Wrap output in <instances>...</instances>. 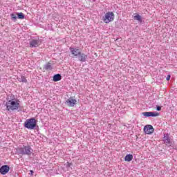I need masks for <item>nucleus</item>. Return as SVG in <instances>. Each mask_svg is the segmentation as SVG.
Returning <instances> with one entry per match:
<instances>
[{
	"label": "nucleus",
	"mask_w": 177,
	"mask_h": 177,
	"mask_svg": "<svg viewBox=\"0 0 177 177\" xmlns=\"http://www.w3.org/2000/svg\"><path fill=\"white\" fill-rule=\"evenodd\" d=\"M134 20H137L139 21V23H142V21H143L142 19V16L139 15L138 14L134 16Z\"/></svg>",
	"instance_id": "obj_16"
},
{
	"label": "nucleus",
	"mask_w": 177,
	"mask_h": 177,
	"mask_svg": "<svg viewBox=\"0 0 177 177\" xmlns=\"http://www.w3.org/2000/svg\"><path fill=\"white\" fill-rule=\"evenodd\" d=\"M10 17H11L12 21H16L17 20V17L15 14H11Z\"/></svg>",
	"instance_id": "obj_19"
},
{
	"label": "nucleus",
	"mask_w": 177,
	"mask_h": 177,
	"mask_svg": "<svg viewBox=\"0 0 177 177\" xmlns=\"http://www.w3.org/2000/svg\"><path fill=\"white\" fill-rule=\"evenodd\" d=\"M133 158V156L132 154H128L124 158V161H128L129 162L130 161H132V159Z\"/></svg>",
	"instance_id": "obj_15"
},
{
	"label": "nucleus",
	"mask_w": 177,
	"mask_h": 177,
	"mask_svg": "<svg viewBox=\"0 0 177 177\" xmlns=\"http://www.w3.org/2000/svg\"><path fill=\"white\" fill-rule=\"evenodd\" d=\"M144 132L147 135H151L154 132V128H153L152 125L147 124L144 127Z\"/></svg>",
	"instance_id": "obj_6"
},
{
	"label": "nucleus",
	"mask_w": 177,
	"mask_h": 177,
	"mask_svg": "<svg viewBox=\"0 0 177 177\" xmlns=\"http://www.w3.org/2000/svg\"><path fill=\"white\" fill-rule=\"evenodd\" d=\"M169 80H171V75H168L166 77L167 81H169Z\"/></svg>",
	"instance_id": "obj_20"
},
{
	"label": "nucleus",
	"mask_w": 177,
	"mask_h": 177,
	"mask_svg": "<svg viewBox=\"0 0 177 177\" xmlns=\"http://www.w3.org/2000/svg\"><path fill=\"white\" fill-rule=\"evenodd\" d=\"M163 142L166 143V145H170L171 140H169V136L168 135H165L163 137Z\"/></svg>",
	"instance_id": "obj_14"
},
{
	"label": "nucleus",
	"mask_w": 177,
	"mask_h": 177,
	"mask_svg": "<svg viewBox=\"0 0 177 177\" xmlns=\"http://www.w3.org/2000/svg\"><path fill=\"white\" fill-rule=\"evenodd\" d=\"M17 19H19L20 20H23L24 19L25 15L23 12H17Z\"/></svg>",
	"instance_id": "obj_17"
},
{
	"label": "nucleus",
	"mask_w": 177,
	"mask_h": 177,
	"mask_svg": "<svg viewBox=\"0 0 177 177\" xmlns=\"http://www.w3.org/2000/svg\"><path fill=\"white\" fill-rule=\"evenodd\" d=\"M93 1H96V0H93Z\"/></svg>",
	"instance_id": "obj_24"
},
{
	"label": "nucleus",
	"mask_w": 177,
	"mask_h": 177,
	"mask_svg": "<svg viewBox=\"0 0 177 177\" xmlns=\"http://www.w3.org/2000/svg\"><path fill=\"white\" fill-rule=\"evenodd\" d=\"M77 57L80 62H81L82 63H85V62H86V59H88V55L84 53H80Z\"/></svg>",
	"instance_id": "obj_9"
},
{
	"label": "nucleus",
	"mask_w": 177,
	"mask_h": 177,
	"mask_svg": "<svg viewBox=\"0 0 177 177\" xmlns=\"http://www.w3.org/2000/svg\"><path fill=\"white\" fill-rule=\"evenodd\" d=\"M18 81H19V82L26 83L27 82V79H26V77L21 76V78L18 79Z\"/></svg>",
	"instance_id": "obj_18"
},
{
	"label": "nucleus",
	"mask_w": 177,
	"mask_h": 177,
	"mask_svg": "<svg viewBox=\"0 0 177 177\" xmlns=\"http://www.w3.org/2000/svg\"><path fill=\"white\" fill-rule=\"evenodd\" d=\"M10 171V167L9 165H3L1 167H0V174L1 175H6Z\"/></svg>",
	"instance_id": "obj_7"
},
{
	"label": "nucleus",
	"mask_w": 177,
	"mask_h": 177,
	"mask_svg": "<svg viewBox=\"0 0 177 177\" xmlns=\"http://www.w3.org/2000/svg\"><path fill=\"white\" fill-rule=\"evenodd\" d=\"M142 115L145 117H158L160 113L158 112H143Z\"/></svg>",
	"instance_id": "obj_8"
},
{
	"label": "nucleus",
	"mask_w": 177,
	"mask_h": 177,
	"mask_svg": "<svg viewBox=\"0 0 177 177\" xmlns=\"http://www.w3.org/2000/svg\"><path fill=\"white\" fill-rule=\"evenodd\" d=\"M29 45L30 48H38V46L41 45V41L39 40V39H32L30 41Z\"/></svg>",
	"instance_id": "obj_5"
},
{
	"label": "nucleus",
	"mask_w": 177,
	"mask_h": 177,
	"mask_svg": "<svg viewBox=\"0 0 177 177\" xmlns=\"http://www.w3.org/2000/svg\"><path fill=\"white\" fill-rule=\"evenodd\" d=\"M30 175H31V176L34 175V171L30 170Z\"/></svg>",
	"instance_id": "obj_22"
},
{
	"label": "nucleus",
	"mask_w": 177,
	"mask_h": 177,
	"mask_svg": "<svg viewBox=\"0 0 177 177\" xmlns=\"http://www.w3.org/2000/svg\"><path fill=\"white\" fill-rule=\"evenodd\" d=\"M19 151L21 154H26V156H31V153H32V149L30 146H24V147L19 148Z\"/></svg>",
	"instance_id": "obj_4"
},
{
	"label": "nucleus",
	"mask_w": 177,
	"mask_h": 177,
	"mask_svg": "<svg viewBox=\"0 0 177 177\" xmlns=\"http://www.w3.org/2000/svg\"><path fill=\"white\" fill-rule=\"evenodd\" d=\"M156 110H157L158 111H160V110H161V106H156Z\"/></svg>",
	"instance_id": "obj_21"
},
{
	"label": "nucleus",
	"mask_w": 177,
	"mask_h": 177,
	"mask_svg": "<svg viewBox=\"0 0 177 177\" xmlns=\"http://www.w3.org/2000/svg\"><path fill=\"white\" fill-rule=\"evenodd\" d=\"M61 80H62V75L55 74V75H53V81L54 82H57L61 81Z\"/></svg>",
	"instance_id": "obj_12"
},
{
	"label": "nucleus",
	"mask_w": 177,
	"mask_h": 177,
	"mask_svg": "<svg viewBox=\"0 0 177 177\" xmlns=\"http://www.w3.org/2000/svg\"><path fill=\"white\" fill-rule=\"evenodd\" d=\"M114 20V13L113 12H108L105 14V16L103 17V21L106 24H109L111 21Z\"/></svg>",
	"instance_id": "obj_3"
},
{
	"label": "nucleus",
	"mask_w": 177,
	"mask_h": 177,
	"mask_svg": "<svg viewBox=\"0 0 177 177\" xmlns=\"http://www.w3.org/2000/svg\"><path fill=\"white\" fill-rule=\"evenodd\" d=\"M66 103L70 107H74V105L77 104V100H74L72 97H70L66 100Z\"/></svg>",
	"instance_id": "obj_11"
},
{
	"label": "nucleus",
	"mask_w": 177,
	"mask_h": 177,
	"mask_svg": "<svg viewBox=\"0 0 177 177\" xmlns=\"http://www.w3.org/2000/svg\"><path fill=\"white\" fill-rule=\"evenodd\" d=\"M6 110L10 111L11 110L12 111H17L21 106L20 105V100L13 94H10L7 96L6 98Z\"/></svg>",
	"instance_id": "obj_1"
},
{
	"label": "nucleus",
	"mask_w": 177,
	"mask_h": 177,
	"mask_svg": "<svg viewBox=\"0 0 177 177\" xmlns=\"http://www.w3.org/2000/svg\"><path fill=\"white\" fill-rule=\"evenodd\" d=\"M44 70H46L47 71H52L53 70V68L52 67V64L50 62L47 63L44 66Z\"/></svg>",
	"instance_id": "obj_13"
},
{
	"label": "nucleus",
	"mask_w": 177,
	"mask_h": 177,
	"mask_svg": "<svg viewBox=\"0 0 177 177\" xmlns=\"http://www.w3.org/2000/svg\"><path fill=\"white\" fill-rule=\"evenodd\" d=\"M69 50H70L71 53H72V55L73 56H79L80 55H81V52L80 51V49H78V48L70 47Z\"/></svg>",
	"instance_id": "obj_10"
},
{
	"label": "nucleus",
	"mask_w": 177,
	"mask_h": 177,
	"mask_svg": "<svg viewBox=\"0 0 177 177\" xmlns=\"http://www.w3.org/2000/svg\"><path fill=\"white\" fill-rule=\"evenodd\" d=\"M24 126L25 128H27V129L32 130L37 127V120H35V118L27 119Z\"/></svg>",
	"instance_id": "obj_2"
},
{
	"label": "nucleus",
	"mask_w": 177,
	"mask_h": 177,
	"mask_svg": "<svg viewBox=\"0 0 177 177\" xmlns=\"http://www.w3.org/2000/svg\"><path fill=\"white\" fill-rule=\"evenodd\" d=\"M72 164L70 162H68V167H71Z\"/></svg>",
	"instance_id": "obj_23"
}]
</instances>
